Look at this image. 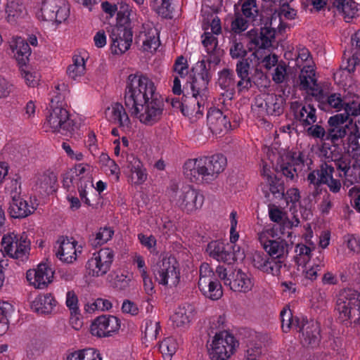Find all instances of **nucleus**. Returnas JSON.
Wrapping results in <instances>:
<instances>
[{
    "mask_svg": "<svg viewBox=\"0 0 360 360\" xmlns=\"http://www.w3.org/2000/svg\"><path fill=\"white\" fill-rule=\"evenodd\" d=\"M124 98L129 112L141 123L153 126L161 120L164 102L146 75L137 72L128 76Z\"/></svg>",
    "mask_w": 360,
    "mask_h": 360,
    "instance_id": "nucleus-1",
    "label": "nucleus"
},
{
    "mask_svg": "<svg viewBox=\"0 0 360 360\" xmlns=\"http://www.w3.org/2000/svg\"><path fill=\"white\" fill-rule=\"evenodd\" d=\"M226 164V158L221 154L190 159L184 163V174L192 182L210 184L224 170Z\"/></svg>",
    "mask_w": 360,
    "mask_h": 360,
    "instance_id": "nucleus-2",
    "label": "nucleus"
},
{
    "mask_svg": "<svg viewBox=\"0 0 360 360\" xmlns=\"http://www.w3.org/2000/svg\"><path fill=\"white\" fill-rule=\"evenodd\" d=\"M335 309L342 323H360V293L352 289L344 290L338 297Z\"/></svg>",
    "mask_w": 360,
    "mask_h": 360,
    "instance_id": "nucleus-3",
    "label": "nucleus"
},
{
    "mask_svg": "<svg viewBox=\"0 0 360 360\" xmlns=\"http://www.w3.org/2000/svg\"><path fill=\"white\" fill-rule=\"evenodd\" d=\"M169 193L171 200L187 213L200 208L203 204V195L190 185H184L179 188L177 184H172Z\"/></svg>",
    "mask_w": 360,
    "mask_h": 360,
    "instance_id": "nucleus-4",
    "label": "nucleus"
},
{
    "mask_svg": "<svg viewBox=\"0 0 360 360\" xmlns=\"http://www.w3.org/2000/svg\"><path fill=\"white\" fill-rule=\"evenodd\" d=\"M277 17L276 15L262 16L260 29H252L248 32L250 43L254 44L255 48L265 49L271 46L272 39L276 34V27L273 25L277 24ZM278 22L280 25V19Z\"/></svg>",
    "mask_w": 360,
    "mask_h": 360,
    "instance_id": "nucleus-5",
    "label": "nucleus"
},
{
    "mask_svg": "<svg viewBox=\"0 0 360 360\" xmlns=\"http://www.w3.org/2000/svg\"><path fill=\"white\" fill-rule=\"evenodd\" d=\"M74 125L75 123L70 118L68 111L61 105H55L54 100L51 99L44 127H49L53 132H59L66 135L74 131Z\"/></svg>",
    "mask_w": 360,
    "mask_h": 360,
    "instance_id": "nucleus-6",
    "label": "nucleus"
},
{
    "mask_svg": "<svg viewBox=\"0 0 360 360\" xmlns=\"http://www.w3.org/2000/svg\"><path fill=\"white\" fill-rule=\"evenodd\" d=\"M199 63L200 70L197 74H194L189 84L192 94L191 99H195L198 106L197 112H200L201 106H204L205 101L208 97V84L211 79L210 68H207L205 61L202 60Z\"/></svg>",
    "mask_w": 360,
    "mask_h": 360,
    "instance_id": "nucleus-7",
    "label": "nucleus"
},
{
    "mask_svg": "<svg viewBox=\"0 0 360 360\" xmlns=\"http://www.w3.org/2000/svg\"><path fill=\"white\" fill-rule=\"evenodd\" d=\"M152 270L156 281L162 285L169 287L176 286L180 281V272L177 269V262L174 257H165L158 260Z\"/></svg>",
    "mask_w": 360,
    "mask_h": 360,
    "instance_id": "nucleus-8",
    "label": "nucleus"
},
{
    "mask_svg": "<svg viewBox=\"0 0 360 360\" xmlns=\"http://www.w3.org/2000/svg\"><path fill=\"white\" fill-rule=\"evenodd\" d=\"M198 288L202 293L212 300H217L223 295L220 281L207 263H202L200 266Z\"/></svg>",
    "mask_w": 360,
    "mask_h": 360,
    "instance_id": "nucleus-9",
    "label": "nucleus"
},
{
    "mask_svg": "<svg viewBox=\"0 0 360 360\" xmlns=\"http://www.w3.org/2000/svg\"><path fill=\"white\" fill-rule=\"evenodd\" d=\"M238 342L234 337L226 332L216 333L210 347L209 354L212 360H227L233 353Z\"/></svg>",
    "mask_w": 360,
    "mask_h": 360,
    "instance_id": "nucleus-10",
    "label": "nucleus"
},
{
    "mask_svg": "<svg viewBox=\"0 0 360 360\" xmlns=\"http://www.w3.org/2000/svg\"><path fill=\"white\" fill-rule=\"evenodd\" d=\"M1 245L4 250H0V251L4 255L0 254V263H1V258L4 257L5 254L12 258L23 261L24 259L27 258L30 250V242L25 238H24L23 236L18 238L14 233L4 236Z\"/></svg>",
    "mask_w": 360,
    "mask_h": 360,
    "instance_id": "nucleus-11",
    "label": "nucleus"
},
{
    "mask_svg": "<svg viewBox=\"0 0 360 360\" xmlns=\"http://www.w3.org/2000/svg\"><path fill=\"white\" fill-rule=\"evenodd\" d=\"M114 257V251L108 248L94 252L86 264L88 274L94 277L103 276L110 269Z\"/></svg>",
    "mask_w": 360,
    "mask_h": 360,
    "instance_id": "nucleus-12",
    "label": "nucleus"
},
{
    "mask_svg": "<svg viewBox=\"0 0 360 360\" xmlns=\"http://www.w3.org/2000/svg\"><path fill=\"white\" fill-rule=\"evenodd\" d=\"M38 18L44 21L60 24L69 15V9L65 0H44Z\"/></svg>",
    "mask_w": 360,
    "mask_h": 360,
    "instance_id": "nucleus-13",
    "label": "nucleus"
},
{
    "mask_svg": "<svg viewBox=\"0 0 360 360\" xmlns=\"http://www.w3.org/2000/svg\"><path fill=\"white\" fill-rule=\"evenodd\" d=\"M305 162L304 155L302 152L290 151L287 153L285 157H281L278 160L275 167L277 173L281 172L284 176L290 180H293L297 176L295 166L304 165Z\"/></svg>",
    "mask_w": 360,
    "mask_h": 360,
    "instance_id": "nucleus-14",
    "label": "nucleus"
},
{
    "mask_svg": "<svg viewBox=\"0 0 360 360\" xmlns=\"http://www.w3.org/2000/svg\"><path fill=\"white\" fill-rule=\"evenodd\" d=\"M120 327V321L116 316L103 315L92 322L90 330L93 335L103 338L112 336Z\"/></svg>",
    "mask_w": 360,
    "mask_h": 360,
    "instance_id": "nucleus-15",
    "label": "nucleus"
},
{
    "mask_svg": "<svg viewBox=\"0 0 360 360\" xmlns=\"http://www.w3.org/2000/svg\"><path fill=\"white\" fill-rule=\"evenodd\" d=\"M53 275L54 271L47 264L41 263L36 269H29L26 278L34 288L44 289L52 282Z\"/></svg>",
    "mask_w": 360,
    "mask_h": 360,
    "instance_id": "nucleus-16",
    "label": "nucleus"
},
{
    "mask_svg": "<svg viewBox=\"0 0 360 360\" xmlns=\"http://www.w3.org/2000/svg\"><path fill=\"white\" fill-rule=\"evenodd\" d=\"M299 331L302 334L301 342L304 346L312 347L319 345L321 340L320 327L318 322L307 319H303Z\"/></svg>",
    "mask_w": 360,
    "mask_h": 360,
    "instance_id": "nucleus-17",
    "label": "nucleus"
},
{
    "mask_svg": "<svg viewBox=\"0 0 360 360\" xmlns=\"http://www.w3.org/2000/svg\"><path fill=\"white\" fill-rule=\"evenodd\" d=\"M209 129L214 134L227 132L231 128V122L226 115L217 108H210L207 115Z\"/></svg>",
    "mask_w": 360,
    "mask_h": 360,
    "instance_id": "nucleus-18",
    "label": "nucleus"
},
{
    "mask_svg": "<svg viewBox=\"0 0 360 360\" xmlns=\"http://www.w3.org/2000/svg\"><path fill=\"white\" fill-rule=\"evenodd\" d=\"M229 276L231 278L226 280V285L235 292H247L251 290L254 285L252 275L243 272L241 269H235Z\"/></svg>",
    "mask_w": 360,
    "mask_h": 360,
    "instance_id": "nucleus-19",
    "label": "nucleus"
},
{
    "mask_svg": "<svg viewBox=\"0 0 360 360\" xmlns=\"http://www.w3.org/2000/svg\"><path fill=\"white\" fill-rule=\"evenodd\" d=\"M290 245L284 239L278 238L275 240L269 241L268 245H264V250L269 257L275 263L281 262V268L285 264V261L288 257Z\"/></svg>",
    "mask_w": 360,
    "mask_h": 360,
    "instance_id": "nucleus-20",
    "label": "nucleus"
},
{
    "mask_svg": "<svg viewBox=\"0 0 360 360\" xmlns=\"http://www.w3.org/2000/svg\"><path fill=\"white\" fill-rule=\"evenodd\" d=\"M207 252L210 257L219 262L231 263L235 258L232 245L219 240L210 242L207 245Z\"/></svg>",
    "mask_w": 360,
    "mask_h": 360,
    "instance_id": "nucleus-21",
    "label": "nucleus"
},
{
    "mask_svg": "<svg viewBox=\"0 0 360 360\" xmlns=\"http://www.w3.org/2000/svg\"><path fill=\"white\" fill-rule=\"evenodd\" d=\"M285 98L281 95L267 94L263 101L258 105L259 108L265 110L269 115L279 116L284 112Z\"/></svg>",
    "mask_w": 360,
    "mask_h": 360,
    "instance_id": "nucleus-22",
    "label": "nucleus"
},
{
    "mask_svg": "<svg viewBox=\"0 0 360 360\" xmlns=\"http://www.w3.org/2000/svg\"><path fill=\"white\" fill-rule=\"evenodd\" d=\"M252 263L254 267L266 274L278 276L281 272V262L275 263L268 255L264 253L256 252L253 255Z\"/></svg>",
    "mask_w": 360,
    "mask_h": 360,
    "instance_id": "nucleus-23",
    "label": "nucleus"
},
{
    "mask_svg": "<svg viewBox=\"0 0 360 360\" xmlns=\"http://www.w3.org/2000/svg\"><path fill=\"white\" fill-rule=\"evenodd\" d=\"M35 210L36 208L32 205H30L22 198L13 197L9 202L8 212L12 218L23 219L32 214Z\"/></svg>",
    "mask_w": 360,
    "mask_h": 360,
    "instance_id": "nucleus-24",
    "label": "nucleus"
},
{
    "mask_svg": "<svg viewBox=\"0 0 360 360\" xmlns=\"http://www.w3.org/2000/svg\"><path fill=\"white\" fill-rule=\"evenodd\" d=\"M59 247L56 253L57 257L63 262L72 263L76 259L77 242L75 240L70 241L68 237L61 236L58 240Z\"/></svg>",
    "mask_w": 360,
    "mask_h": 360,
    "instance_id": "nucleus-25",
    "label": "nucleus"
},
{
    "mask_svg": "<svg viewBox=\"0 0 360 360\" xmlns=\"http://www.w3.org/2000/svg\"><path fill=\"white\" fill-rule=\"evenodd\" d=\"M251 59L243 58L238 60L236 64V71L240 80L236 83V87L238 92H242L243 90H248L252 87V80L249 76V70L250 68Z\"/></svg>",
    "mask_w": 360,
    "mask_h": 360,
    "instance_id": "nucleus-26",
    "label": "nucleus"
},
{
    "mask_svg": "<svg viewBox=\"0 0 360 360\" xmlns=\"http://www.w3.org/2000/svg\"><path fill=\"white\" fill-rule=\"evenodd\" d=\"M56 300L51 294L39 295L31 303V309L39 314H49L56 305Z\"/></svg>",
    "mask_w": 360,
    "mask_h": 360,
    "instance_id": "nucleus-27",
    "label": "nucleus"
},
{
    "mask_svg": "<svg viewBox=\"0 0 360 360\" xmlns=\"http://www.w3.org/2000/svg\"><path fill=\"white\" fill-rule=\"evenodd\" d=\"M57 182L56 174L51 171H46L40 175L36 182L37 189H39L40 193L49 194L54 191V187Z\"/></svg>",
    "mask_w": 360,
    "mask_h": 360,
    "instance_id": "nucleus-28",
    "label": "nucleus"
},
{
    "mask_svg": "<svg viewBox=\"0 0 360 360\" xmlns=\"http://www.w3.org/2000/svg\"><path fill=\"white\" fill-rule=\"evenodd\" d=\"M295 118L300 121L303 126H309L316 122V109L310 104L307 105H297L294 108Z\"/></svg>",
    "mask_w": 360,
    "mask_h": 360,
    "instance_id": "nucleus-29",
    "label": "nucleus"
},
{
    "mask_svg": "<svg viewBox=\"0 0 360 360\" xmlns=\"http://www.w3.org/2000/svg\"><path fill=\"white\" fill-rule=\"evenodd\" d=\"M218 84L221 89L226 91L231 98L236 86L233 71L227 68L223 69L219 74Z\"/></svg>",
    "mask_w": 360,
    "mask_h": 360,
    "instance_id": "nucleus-30",
    "label": "nucleus"
},
{
    "mask_svg": "<svg viewBox=\"0 0 360 360\" xmlns=\"http://www.w3.org/2000/svg\"><path fill=\"white\" fill-rule=\"evenodd\" d=\"M333 6L343 15L347 22L353 18L358 11L356 4L353 0H335Z\"/></svg>",
    "mask_w": 360,
    "mask_h": 360,
    "instance_id": "nucleus-31",
    "label": "nucleus"
},
{
    "mask_svg": "<svg viewBox=\"0 0 360 360\" xmlns=\"http://www.w3.org/2000/svg\"><path fill=\"white\" fill-rule=\"evenodd\" d=\"M77 190L82 201L88 206H91L90 198H92V195L97 197L92 181H84V176L80 177L79 182L77 183Z\"/></svg>",
    "mask_w": 360,
    "mask_h": 360,
    "instance_id": "nucleus-32",
    "label": "nucleus"
},
{
    "mask_svg": "<svg viewBox=\"0 0 360 360\" xmlns=\"http://www.w3.org/2000/svg\"><path fill=\"white\" fill-rule=\"evenodd\" d=\"M15 46L17 60L22 66H25L31 54V49L28 42L25 41L22 38L18 37L16 39Z\"/></svg>",
    "mask_w": 360,
    "mask_h": 360,
    "instance_id": "nucleus-33",
    "label": "nucleus"
},
{
    "mask_svg": "<svg viewBox=\"0 0 360 360\" xmlns=\"http://www.w3.org/2000/svg\"><path fill=\"white\" fill-rule=\"evenodd\" d=\"M269 188L275 199L283 200L285 196L284 182L276 175L267 174Z\"/></svg>",
    "mask_w": 360,
    "mask_h": 360,
    "instance_id": "nucleus-34",
    "label": "nucleus"
},
{
    "mask_svg": "<svg viewBox=\"0 0 360 360\" xmlns=\"http://www.w3.org/2000/svg\"><path fill=\"white\" fill-rule=\"evenodd\" d=\"M315 71L309 64L304 65L299 75V88L300 90L308 91L311 84L315 82Z\"/></svg>",
    "mask_w": 360,
    "mask_h": 360,
    "instance_id": "nucleus-35",
    "label": "nucleus"
},
{
    "mask_svg": "<svg viewBox=\"0 0 360 360\" xmlns=\"http://www.w3.org/2000/svg\"><path fill=\"white\" fill-rule=\"evenodd\" d=\"M345 102H343L340 94H331L326 95L325 99L321 101L319 105V108L323 110H328L330 108H335L337 111H340L344 108Z\"/></svg>",
    "mask_w": 360,
    "mask_h": 360,
    "instance_id": "nucleus-36",
    "label": "nucleus"
},
{
    "mask_svg": "<svg viewBox=\"0 0 360 360\" xmlns=\"http://www.w3.org/2000/svg\"><path fill=\"white\" fill-rule=\"evenodd\" d=\"M193 316V307L188 305L187 307H179L172 316V321L176 326L181 327L188 324Z\"/></svg>",
    "mask_w": 360,
    "mask_h": 360,
    "instance_id": "nucleus-37",
    "label": "nucleus"
},
{
    "mask_svg": "<svg viewBox=\"0 0 360 360\" xmlns=\"http://www.w3.org/2000/svg\"><path fill=\"white\" fill-rule=\"evenodd\" d=\"M128 168L137 176V183L141 184L147 179L146 169L143 168L142 162L134 155L127 156Z\"/></svg>",
    "mask_w": 360,
    "mask_h": 360,
    "instance_id": "nucleus-38",
    "label": "nucleus"
},
{
    "mask_svg": "<svg viewBox=\"0 0 360 360\" xmlns=\"http://www.w3.org/2000/svg\"><path fill=\"white\" fill-rule=\"evenodd\" d=\"M73 63L67 68L68 77L74 80L81 77L85 72V62L82 57L75 56L73 57Z\"/></svg>",
    "mask_w": 360,
    "mask_h": 360,
    "instance_id": "nucleus-39",
    "label": "nucleus"
},
{
    "mask_svg": "<svg viewBox=\"0 0 360 360\" xmlns=\"http://www.w3.org/2000/svg\"><path fill=\"white\" fill-rule=\"evenodd\" d=\"M280 316L281 321V328L283 331L285 333L288 332L290 329L293 326L299 328L300 326L299 319L297 318L294 319L291 310L286 307L281 310Z\"/></svg>",
    "mask_w": 360,
    "mask_h": 360,
    "instance_id": "nucleus-40",
    "label": "nucleus"
},
{
    "mask_svg": "<svg viewBox=\"0 0 360 360\" xmlns=\"http://www.w3.org/2000/svg\"><path fill=\"white\" fill-rule=\"evenodd\" d=\"M172 0H151L152 6L157 13L166 19L172 18Z\"/></svg>",
    "mask_w": 360,
    "mask_h": 360,
    "instance_id": "nucleus-41",
    "label": "nucleus"
},
{
    "mask_svg": "<svg viewBox=\"0 0 360 360\" xmlns=\"http://www.w3.org/2000/svg\"><path fill=\"white\" fill-rule=\"evenodd\" d=\"M114 231L110 228H103L96 234L89 236V243L94 247L101 245L108 242L112 236Z\"/></svg>",
    "mask_w": 360,
    "mask_h": 360,
    "instance_id": "nucleus-42",
    "label": "nucleus"
},
{
    "mask_svg": "<svg viewBox=\"0 0 360 360\" xmlns=\"http://www.w3.org/2000/svg\"><path fill=\"white\" fill-rule=\"evenodd\" d=\"M307 180L309 185H312L314 186V190L311 193V195L313 197H316L321 193V190L319 187L323 184V182H326V181L324 180L323 173H321L319 169H314L309 173Z\"/></svg>",
    "mask_w": 360,
    "mask_h": 360,
    "instance_id": "nucleus-43",
    "label": "nucleus"
},
{
    "mask_svg": "<svg viewBox=\"0 0 360 360\" xmlns=\"http://www.w3.org/2000/svg\"><path fill=\"white\" fill-rule=\"evenodd\" d=\"M289 3L290 2H286V4H285V2L282 3V4L280 5L281 8H280L278 13H274V14L271 15H276L278 16L276 22H278V20L280 19V21H281L280 25H278V22H277V24L274 23V25H273L275 27H276V26H277V27L279 30V32H281L283 30L285 29V25L283 24L282 20H281L282 15L288 20L294 19L295 17L296 16V14H297L296 11L293 8H290Z\"/></svg>",
    "mask_w": 360,
    "mask_h": 360,
    "instance_id": "nucleus-44",
    "label": "nucleus"
},
{
    "mask_svg": "<svg viewBox=\"0 0 360 360\" xmlns=\"http://www.w3.org/2000/svg\"><path fill=\"white\" fill-rule=\"evenodd\" d=\"M112 119L117 122L120 127H124L129 123V117L123 107L119 103H115L112 105Z\"/></svg>",
    "mask_w": 360,
    "mask_h": 360,
    "instance_id": "nucleus-45",
    "label": "nucleus"
},
{
    "mask_svg": "<svg viewBox=\"0 0 360 360\" xmlns=\"http://www.w3.org/2000/svg\"><path fill=\"white\" fill-rule=\"evenodd\" d=\"M311 249L304 244H297L295 248V262L298 266H306L311 257Z\"/></svg>",
    "mask_w": 360,
    "mask_h": 360,
    "instance_id": "nucleus-46",
    "label": "nucleus"
},
{
    "mask_svg": "<svg viewBox=\"0 0 360 360\" xmlns=\"http://www.w3.org/2000/svg\"><path fill=\"white\" fill-rule=\"evenodd\" d=\"M347 134V129L346 127H328L326 129V140L330 141L333 146L336 147L338 145L336 142L342 138H344Z\"/></svg>",
    "mask_w": 360,
    "mask_h": 360,
    "instance_id": "nucleus-47",
    "label": "nucleus"
},
{
    "mask_svg": "<svg viewBox=\"0 0 360 360\" xmlns=\"http://www.w3.org/2000/svg\"><path fill=\"white\" fill-rule=\"evenodd\" d=\"M177 348L178 344L176 340L172 337L166 338L159 345L160 352L164 356H167L169 357H171L174 354H175Z\"/></svg>",
    "mask_w": 360,
    "mask_h": 360,
    "instance_id": "nucleus-48",
    "label": "nucleus"
},
{
    "mask_svg": "<svg viewBox=\"0 0 360 360\" xmlns=\"http://www.w3.org/2000/svg\"><path fill=\"white\" fill-rule=\"evenodd\" d=\"M25 8L21 0H10L6 5V13L10 20L11 17H18L23 14Z\"/></svg>",
    "mask_w": 360,
    "mask_h": 360,
    "instance_id": "nucleus-49",
    "label": "nucleus"
},
{
    "mask_svg": "<svg viewBox=\"0 0 360 360\" xmlns=\"http://www.w3.org/2000/svg\"><path fill=\"white\" fill-rule=\"evenodd\" d=\"M249 25V20L244 18L240 13H236L235 18L231 24V30L236 34H240L246 30Z\"/></svg>",
    "mask_w": 360,
    "mask_h": 360,
    "instance_id": "nucleus-50",
    "label": "nucleus"
},
{
    "mask_svg": "<svg viewBox=\"0 0 360 360\" xmlns=\"http://www.w3.org/2000/svg\"><path fill=\"white\" fill-rule=\"evenodd\" d=\"M143 37L142 41L143 49L146 51H155L159 46V39L154 33H143L139 35V37Z\"/></svg>",
    "mask_w": 360,
    "mask_h": 360,
    "instance_id": "nucleus-51",
    "label": "nucleus"
},
{
    "mask_svg": "<svg viewBox=\"0 0 360 360\" xmlns=\"http://www.w3.org/2000/svg\"><path fill=\"white\" fill-rule=\"evenodd\" d=\"M132 37L131 30L124 28V27H114L110 34V38L113 43L117 42L118 40L131 39Z\"/></svg>",
    "mask_w": 360,
    "mask_h": 360,
    "instance_id": "nucleus-52",
    "label": "nucleus"
},
{
    "mask_svg": "<svg viewBox=\"0 0 360 360\" xmlns=\"http://www.w3.org/2000/svg\"><path fill=\"white\" fill-rule=\"evenodd\" d=\"M242 15L248 20H255L258 11L256 8L255 0H246L242 5Z\"/></svg>",
    "mask_w": 360,
    "mask_h": 360,
    "instance_id": "nucleus-53",
    "label": "nucleus"
},
{
    "mask_svg": "<svg viewBox=\"0 0 360 360\" xmlns=\"http://www.w3.org/2000/svg\"><path fill=\"white\" fill-rule=\"evenodd\" d=\"M202 43L208 54H213L217 46L218 40L210 32H204L202 35Z\"/></svg>",
    "mask_w": 360,
    "mask_h": 360,
    "instance_id": "nucleus-54",
    "label": "nucleus"
},
{
    "mask_svg": "<svg viewBox=\"0 0 360 360\" xmlns=\"http://www.w3.org/2000/svg\"><path fill=\"white\" fill-rule=\"evenodd\" d=\"M188 65L186 58L180 56L176 58L173 65V71L178 74V75L184 78L188 74Z\"/></svg>",
    "mask_w": 360,
    "mask_h": 360,
    "instance_id": "nucleus-55",
    "label": "nucleus"
},
{
    "mask_svg": "<svg viewBox=\"0 0 360 360\" xmlns=\"http://www.w3.org/2000/svg\"><path fill=\"white\" fill-rule=\"evenodd\" d=\"M230 55L233 59L245 58L248 54L247 51L245 49L243 44L236 40L233 41V44L229 50Z\"/></svg>",
    "mask_w": 360,
    "mask_h": 360,
    "instance_id": "nucleus-56",
    "label": "nucleus"
},
{
    "mask_svg": "<svg viewBox=\"0 0 360 360\" xmlns=\"http://www.w3.org/2000/svg\"><path fill=\"white\" fill-rule=\"evenodd\" d=\"M160 330V322L149 321L146 322L145 328V338L149 340H155L157 338Z\"/></svg>",
    "mask_w": 360,
    "mask_h": 360,
    "instance_id": "nucleus-57",
    "label": "nucleus"
},
{
    "mask_svg": "<svg viewBox=\"0 0 360 360\" xmlns=\"http://www.w3.org/2000/svg\"><path fill=\"white\" fill-rule=\"evenodd\" d=\"M348 120L347 114L340 113L336 114L332 117H330L328 120V124L329 127H346V129L349 128V124H347V121Z\"/></svg>",
    "mask_w": 360,
    "mask_h": 360,
    "instance_id": "nucleus-58",
    "label": "nucleus"
},
{
    "mask_svg": "<svg viewBox=\"0 0 360 360\" xmlns=\"http://www.w3.org/2000/svg\"><path fill=\"white\" fill-rule=\"evenodd\" d=\"M132 39L118 40L117 42L111 44L112 53L114 54H122L127 51L131 46Z\"/></svg>",
    "mask_w": 360,
    "mask_h": 360,
    "instance_id": "nucleus-59",
    "label": "nucleus"
},
{
    "mask_svg": "<svg viewBox=\"0 0 360 360\" xmlns=\"http://www.w3.org/2000/svg\"><path fill=\"white\" fill-rule=\"evenodd\" d=\"M307 129V133L309 136L313 138L326 140V130L321 125L311 124Z\"/></svg>",
    "mask_w": 360,
    "mask_h": 360,
    "instance_id": "nucleus-60",
    "label": "nucleus"
},
{
    "mask_svg": "<svg viewBox=\"0 0 360 360\" xmlns=\"http://www.w3.org/2000/svg\"><path fill=\"white\" fill-rule=\"evenodd\" d=\"M78 299L73 291H68L66 297V305L70 309L71 316L79 314V308L77 306Z\"/></svg>",
    "mask_w": 360,
    "mask_h": 360,
    "instance_id": "nucleus-61",
    "label": "nucleus"
},
{
    "mask_svg": "<svg viewBox=\"0 0 360 360\" xmlns=\"http://www.w3.org/2000/svg\"><path fill=\"white\" fill-rule=\"evenodd\" d=\"M76 180H78V176L75 169H72V168L63 174V185L67 190H69L73 186Z\"/></svg>",
    "mask_w": 360,
    "mask_h": 360,
    "instance_id": "nucleus-62",
    "label": "nucleus"
},
{
    "mask_svg": "<svg viewBox=\"0 0 360 360\" xmlns=\"http://www.w3.org/2000/svg\"><path fill=\"white\" fill-rule=\"evenodd\" d=\"M21 75L24 78L25 83L29 86H35L38 84V75L36 72H32L25 70L21 65Z\"/></svg>",
    "mask_w": 360,
    "mask_h": 360,
    "instance_id": "nucleus-63",
    "label": "nucleus"
},
{
    "mask_svg": "<svg viewBox=\"0 0 360 360\" xmlns=\"http://www.w3.org/2000/svg\"><path fill=\"white\" fill-rule=\"evenodd\" d=\"M345 114H347L349 118V115H360V103L358 101H352L350 103H345L344 108Z\"/></svg>",
    "mask_w": 360,
    "mask_h": 360,
    "instance_id": "nucleus-64",
    "label": "nucleus"
}]
</instances>
